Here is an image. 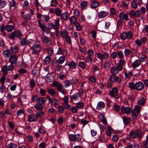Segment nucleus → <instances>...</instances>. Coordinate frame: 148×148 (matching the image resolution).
<instances>
[{
    "instance_id": "nucleus-39",
    "label": "nucleus",
    "mask_w": 148,
    "mask_h": 148,
    "mask_svg": "<svg viewBox=\"0 0 148 148\" xmlns=\"http://www.w3.org/2000/svg\"><path fill=\"white\" fill-rule=\"evenodd\" d=\"M41 20L39 19L38 20V24L39 25L40 27L41 28V29L43 31H45V27L41 23Z\"/></svg>"
},
{
    "instance_id": "nucleus-61",
    "label": "nucleus",
    "mask_w": 148,
    "mask_h": 148,
    "mask_svg": "<svg viewBox=\"0 0 148 148\" xmlns=\"http://www.w3.org/2000/svg\"><path fill=\"white\" fill-rule=\"evenodd\" d=\"M5 75L4 74L3 75H2V76L1 77L0 79V81L1 82V83L3 85L4 84V83L5 82Z\"/></svg>"
},
{
    "instance_id": "nucleus-17",
    "label": "nucleus",
    "mask_w": 148,
    "mask_h": 148,
    "mask_svg": "<svg viewBox=\"0 0 148 148\" xmlns=\"http://www.w3.org/2000/svg\"><path fill=\"white\" fill-rule=\"evenodd\" d=\"M145 99L144 97H142L138 101L137 103L140 105L142 106L145 103Z\"/></svg>"
},
{
    "instance_id": "nucleus-27",
    "label": "nucleus",
    "mask_w": 148,
    "mask_h": 148,
    "mask_svg": "<svg viewBox=\"0 0 148 148\" xmlns=\"http://www.w3.org/2000/svg\"><path fill=\"white\" fill-rule=\"evenodd\" d=\"M70 21L71 24H74L77 22V19L75 16H72L70 18Z\"/></svg>"
},
{
    "instance_id": "nucleus-63",
    "label": "nucleus",
    "mask_w": 148,
    "mask_h": 148,
    "mask_svg": "<svg viewBox=\"0 0 148 148\" xmlns=\"http://www.w3.org/2000/svg\"><path fill=\"white\" fill-rule=\"evenodd\" d=\"M84 104L82 102L78 103H77V108H80L83 107Z\"/></svg>"
},
{
    "instance_id": "nucleus-57",
    "label": "nucleus",
    "mask_w": 148,
    "mask_h": 148,
    "mask_svg": "<svg viewBox=\"0 0 148 148\" xmlns=\"http://www.w3.org/2000/svg\"><path fill=\"white\" fill-rule=\"evenodd\" d=\"M10 7H14L15 6L16 3L14 0H11L9 1Z\"/></svg>"
},
{
    "instance_id": "nucleus-52",
    "label": "nucleus",
    "mask_w": 148,
    "mask_h": 148,
    "mask_svg": "<svg viewBox=\"0 0 148 148\" xmlns=\"http://www.w3.org/2000/svg\"><path fill=\"white\" fill-rule=\"evenodd\" d=\"M30 85L32 87L34 88L35 85V82L34 79H32L30 80Z\"/></svg>"
},
{
    "instance_id": "nucleus-44",
    "label": "nucleus",
    "mask_w": 148,
    "mask_h": 148,
    "mask_svg": "<svg viewBox=\"0 0 148 148\" xmlns=\"http://www.w3.org/2000/svg\"><path fill=\"white\" fill-rule=\"evenodd\" d=\"M11 49L13 53H16L18 51V48L16 46H14L11 47Z\"/></svg>"
},
{
    "instance_id": "nucleus-64",
    "label": "nucleus",
    "mask_w": 148,
    "mask_h": 148,
    "mask_svg": "<svg viewBox=\"0 0 148 148\" xmlns=\"http://www.w3.org/2000/svg\"><path fill=\"white\" fill-rule=\"evenodd\" d=\"M129 14L132 18L135 16V12L134 10L131 11L129 12Z\"/></svg>"
},
{
    "instance_id": "nucleus-50",
    "label": "nucleus",
    "mask_w": 148,
    "mask_h": 148,
    "mask_svg": "<svg viewBox=\"0 0 148 148\" xmlns=\"http://www.w3.org/2000/svg\"><path fill=\"white\" fill-rule=\"evenodd\" d=\"M10 51L7 50L4 51L3 52V54L5 57H8Z\"/></svg>"
},
{
    "instance_id": "nucleus-14",
    "label": "nucleus",
    "mask_w": 148,
    "mask_h": 148,
    "mask_svg": "<svg viewBox=\"0 0 148 148\" xmlns=\"http://www.w3.org/2000/svg\"><path fill=\"white\" fill-rule=\"evenodd\" d=\"M14 29V26L12 25H7L5 27V29L8 32H11Z\"/></svg>"
},
{
    "instance_id": "nucleus-20",
    "label": "nucleus",
    "mask_w": 148,
    "mask_h": 148,
    "mask_svg": "<svg viewBox=\"0 0 148 148\" xmlns=\"http://www.w3.org/2000/svg\"><path fill=\"white\" fill-rule=\"evenodd\" d=\"M41 39L42 41L45 44L48 43L50 41L49 38L45 36L42 37Z\"/></svg>"
},
{
    "instance_id": "nucleus-6",
    "label": "nucleus",
    "mask_w": 148,
    "mask_h": 148,
    "mask_svg": "<svg viewBox=\"0 0 148 148\" xmlns=\"http://www.w3.org/2000/svg\"><path fill=\"white\" fill-rule=\"evenodd\" d=\"M58 54H62L63 55L67 56V53L64 49H62L61 48L59 47L57 52Z\"/></svg>"
},
{
    "instance_id": "nucleus-19",
    "label": "nucleus",
    "mask_w": 148,
    "mask_h": 148,
    "mask_svg": "<svg viewBox=\"0 0 148 148\" xmlns=\"http://www.w3.org/2000/svg\"><path fill=\"white\" fill-rule=\"evenodd\" d=\"M45 63L48 64L51 61V58L49 56H47L44 60Z\"/></svg>"
},
{
    "instance_id": "nucleus-32",
    "label": "nucleus",
    "mask_w": 148,
    "mask_h": 148,
    "mask_svg": "<svg viewBox=\"0 0 148 148\" xmlns=\"http://www.w3.org/2000/svg\"><path fill=\"white\" fill-rule=\"evenodd\" d=\"M27 40L25 38H23L21 40L20 44L22 46L26 45L27 44Z\"/></svg>"
},
{
    "instance_id": "nucleus-58",
    "label": "nucleus",
    "mask_w": 148,
    "mask_h": 148,
    "mask_svg": "<svg viewBox=\"0 0 148 148\" xmlns=\"http://www.w3.org/2000/svg\"><path fill=\"white\" fill-rule=\"evenodd\" d=\"M57 5V2L56 0H51V5L53 6H56Z\"/></svg>"
},
{
    "instance_id": "nucleus-21",
    "label": "nucleus",
    "mask_w": 148,
    "mask_h": 148,
    "mask_svg": "<svg viewBox=\"0 0 148 148\" xmlns=\"http://www.w3.org/2000/svg\"><path fill=\"white\" fill-rule=\"evenodd\" d=\"M111 72L113 75H115L118 73L117 68L115 66H113L111 69Z\"/></svg>"
},
{
    "instance_id": "nucleus-30",
    "label": "nucleus",
    "mask_w": 148,
    "mask_h": 148,
    "mask_svg": "<svg viewBox=\"0 0 148 148\" xmlns=\"http://www.w3.org/2000/svg\"><path fill=\"white\" fill-rule=\"evenodd\" d=\"M61 18L63 20H67L68 19L67 14L65 12L63 13L61 15Z\"/></svg>"
},
{
    "instance_id": "nucleus-10",
    "label": "nucleus",
    "mask_w": 148,
    "mask_h": 148,
    "mask_svg": "<svg viewBox=\"0 0 148 148\" xmlns=\"http://www.w3.org/2000/svg\"><path fill=\"white\" fill-rule=\"evenodd\" d=\"M141 61L139 60H136L132 64V66L133 68H135L138 66L141 63Z\"/></svg>"
},
{
    "instance_id": "nucleus-5",
    "label": "nucleus",
    "mask_w": 148,
    "mask_h": 148,
    "mask_svg": "<svg viewBox=\"0 0 148 148\" xmlns=\"http://www.w3.org/2000/svg\"><path fill=\"white\" fill-rule=\"evenodd\" d=\"M38 119V117L35 114H32L28 116L27 120L29 122L36 121Z\"/></svg>"
},
{
    "instance_id": "nucleus-31",
    "label": "nucleus",
    "mask_w": 148,
    "mask_h": 148,
    "mask_svg": "<svg viewBox=\"0 0 148 148\" xmlns=\"http://www.w3.org/2000/svg\"><path fill=\"white\" fill-rule=\"evenodd\" d=\"M117 77L113 75H111L110 78V81L112 82H114L116 81Z\"/></svg>"
},
{
    "instance_id": "nucleus-25",
    "label": "nucleus",
    "mask_w": 148,
    "mask_h": 148,
    "mask_svg": "<svg viewBox=\"0 0 148 148\" xmlns=\"http://www.w3.org/2000/svg\"><path fill=\"white\" fill-rule=\"evenodd\" d=\"M130 136L132 138H135L136 137V134L135 132L131 130L130 134Z\"/></svg>"
},
{
    "instance_id": "nucleus-4",
    "label": "nucleus",
    "mask_w": 148,
    "mask_h": 148,
    "mask_svg": "<svg viewBox=\"0 0 148 148\" xmlns=\"http://www.w3.org/2000/svg\"><path fill=\"white\" fill-rule=\"evenodd\" d=\"M121 110L123 113H126L128 114L132 112L131 108L129 107L125 108L124 106H122Z\"/></svg>"
},
{
    "instance_id": "nucleus-49",
    "label": "nucleus",
    "mask_w": 148,
    "mask_h": 148,
    "mask_svg": "<svg viewBox=\"0 0 148 148\" xmlns=\"http://www.w3.org/2000/svg\"><path fill=\"white\" fill-rule=\"evenodd\" d=\"M147 59L146 56L144 55H143L140 58L139 60L141 61V62H143L145 61Z\"/></svg>"
},
{
    "instance_id": "nucleus-54",
    "label": "nucleus",
    "mask_w": 148,
    "mask_h": 148,
    "mask_svg": "<svg viewBox=\"0 0 148 148\" xmlns=\"http://www.w3.org/2000/svg\"><path fill=\"white\" fill-rule=\"evenodd\" d=\"M75 27L76 29L79 31L80 30L82 29V26H80V24L79 23H76Z\"/></svg>"
},
{
    "instance_id": "nucleus-51",
    "label": "nucleus",
    "mask_w": 148,
    "mask_h": 148,
    "mask_svg": "<svg viewBox=\"0 0 148 148\" xmlns=\"http://www.w3.org/2000/svg\"><path fill=\"white\" fill-rule=\"evenodd\" d=\"M89 122L88 121H86L84 119H82L80 121V123L83 124L84 126L87 124Z\"/></svg>"
},
{
    "instance_id": "nucleus-23",
    "label": "nucleus",
    "mask_w": 148,
    "mask_h": 148,
    "mask_svg": "<svg viewBox=\"0 0 148 148\" xmlns=\"http://www.w3.org/2000/svg\"><path fill=\"white\" fill-rule=\"evenodd\" d=\"M128 147L129 148H138V146L135 143H133L131 144L130 143L127 144Z\"/></svg>"
},
{
    "instance_id": "nucleus-48",
    "label": "nucleus",
    "mask_w": 148,
    "mask_h": 148,
    "mask_svg": "<svg viewBox=\"0 0 148 148\" xmlns=\"http://www.w3.org/2000/svg\"><path fill=\"white\" fill-rule=\"evenodd\" d=\"M47 51L49 54L52 55L53 54V51L52 47H50L47 49Z\"/></svg>"
},
{
    "instance_id": "nucleus-38",
    "label": "nucleus",
    "mask_w": 148,
    "mask_h": 148,
    "mask_svg": "<svg viewBox=\"0 0 148 148\" xmlns=\"http://www.w3.org/2000/svg\"><path fill=\"white\" fill-rule=\"evenodd\" d=\"M70 140L71 141H74L75 140V135L73 134H69V136Z\"/></svg>"
},
{
    "instance_id": "nucleus-60",
    "label": "nucleus",
    "mask_w": 148,
    "mask_h": 148,
    "mask_svg": "<svg viewBox=\"0 0 148 148\" xmlns=\"http://www.w3.org/2000/svg\"><path fill=\"white\" fill-rule=\"evenodd\" d=\"M90 33L92 34V36L93 38H95L96 37V32L95 30H92L90 32Z\"/></svg>"
},
{
    "instance_id": "nucleus-47",
    "label": "nucleus",
    "mask_w": 148,
    "mask_h": 148,
    "mask_svg": "<svg viewBox=\"0 0 148 148\" xmlns=\"http://www.w3.org/2000/svg\"><path fill=\"white\" fill-rule=\"evenodd\" d=\"M79 66L82 69H84L86 67V65L83 62H80L79 64Z\"/></svg>"
},
{
    "instance_id": "nucleus-46",
    "label": "nucleus",
    "mask_w": 148,
    "mask_h": 148,
    "mask_svg": "<svg viewBox=\"0 0 148 148\" xmlns=\"http://www.w3.org/2000/svg\"><path fill=\"white\" fill-rule=\"evenodd\" d=\"M131 5L134 9H136L137 7V3L135 0L132 1L131 3Z\"/></svg>"
},
{
    "instance_id": "nucleus-18",
    "label": "nucleus",
    "mask_w": 148,
    "mask_h": 148,
    "mask_svg": "<svg viewBox=\"0 0 148 148\" xmlns=\"http://www.w3.org/2000/svg\"><path fill=\"white\" fill-rule=\"evenodd\" d=\"M16 30L13 32L11 33L8 36V38L9 39H14L15 37H16Z\"/></svg>"
},
{
    "instance_id": "nucleus-24",
    "label": "nucleus",
    "mask_w": 148,
    "mask_h": 148,
    "mask_svg": "<svg viewBox=\"0 0 148 148\" xmlns=\"http://www.w3.org/2000/svg\"><path fill=\"white\" fill-rule=\"evenodd\" d=\"M1 71L4 74L7 75V71H8L7 66L5 65L2 66Z\"/></svg>"
},
{
    "instance_id": "nucleus-40",
    "label": "nucleus",
    "mask_w": 148,
    "mask_h": 148,
    "mask_svg": "<svg viewBox=\"0 0 148 148\" xmlns=\"http://www.w3.org/2000/svg\"><path fill=\"white\" fill-rule=\"evenodd\" d=\"M127 34L126 32H123L121 35V38L123 40H125L127 38Z\"/></svg>"
},
{
    "instance_id": "nucleus-9",
    "label": "nucleus",
    "mask_w": 148,
    "mask_h": 148,
    "mask_svg": "<svg viewBox=\"0 0 148 148\" xmlns=\"http://www.w3.org/2000/svg\"><path fill=\"white\" fill-rule=\"evenodd\" d=\"M47 99L45 97H41L38 100V102L40 105H42L43 103H45Z\"/></svg>"
},
{
    "instance_id": "nucleus-13",
    "label": "nucleus",
    "mask_w": 148,
    "mask_h": 148,
    "mask_svg": "<svg viewBox=\"0 0 148 148\" xmlns=\"http://www.w3.org/2000/svg\"><path fill=\"white\" fill-rule=\"evenodd\" d=\"M107 13L102 11L98 13V16L99 18H103L106 16Z\"/></svg>"
},
{
    "instance_id": "nucleus-53",
    "label": "nucleus",
    "mask_w": 148,
    "mask_h": 148,
    "mask_svg": "<svg viewBox=\"0 0 148 148\" xmlns=\"http://www.w3.org/2000/svg\"><path fill=\"white\" fill-rule=\"evenodd\" d=\"M129 87L132 90L135 89V84H134L133 82H132L130 83Z\"/></svg>"
},
{
    "instance_id": "nucleus-36",
    "label": "nucleus",
    "mask_w": 148,
    "mask_h": 148,
    "mask_svg": "<svg viewBox=\"0 0 148 148\" xmlns=\"http://www.w3.org/2000/svg\"><path fill=\"white\" fill-rule=\"evenodd\" d=\"M55 13L57 16H60L61 14V11L59 8H56L55 9Z\"/></svg>"
},
{
    "instance_id": "nucleus-41",
    "label": "nucleus",
    "mask_w": 148,
    "mask_h": 148,
    "mask_svg": "<svg viewBox=\"0 0 148 148\" xmlns=\"http://www.w3.org/2000/svg\"><path fill=\"white\" fill-rule=\"evenodd\" d=\"M47 92L50 95L53 96L56 93L55 91L52 89H49L47 90Z\"/></svg>"
},
{
    "instance_id": "nucleus-45",
    "label": "nucleus",
    "mask_w": 148,
    "mask_h": 148,
    "mask_svg": "<svg viewBox=\"0 0 148 148\" xmlns=\"http://www.w3.org/2000/svg\"><path fill=\"white\" fill-rule=\"evenodd\" d=\"M17 145L15 144L10 143L8 146V148H16Z\"/></svg>"
},
{
    "instance_id": "nucleus-12",
    "label": "nucleus",
    "mask_w": 148,
    "mask_h": 148,
    "mask_svg": "<svg viewBox=\"0 0 148 148\" xmlns=\"http://www.w3.org/2000/svg\"><path fill=\"white\" fill-rule=\"evenodd\" d=\"M17 57L15 56H12L9 59L10 62L12 64H14L16 62Z\"/></svg>"
},
{
    "instance_id": "nucleus-28",
    "label": "nucleus",
    "mask_w": 148,
    "mask_h": 148,
    "mask_svg": "<svg viewBox=\"0 0 148 148\" xmlns=\"http://www.w3.org/2000/svg\"><path fill=\"white\" fill-rule=\"evenodd\" d=\"M136 136L139 138H142V130L140 129H138L136 132Z\"/></svg>"
},
{
    "instance_id": "nucleus-2",
    "label": "nucleus",
    "mask_w": 148,
    "mask_h": 148,
    "mask_svg": "<svg viewBox=\"0 0 148 148\" xmlns=\"http://www.w3.org/2000/svg\"><path fill=\"white\" fill-rule=\"evenodd\" d=\"M110 93L111 97H114L116 99L119 98V96L118 95V90L116 87L113 88L110 91Z\"/></svg>"
},
{
    "instance_id": "nucleus-16",
    "label": "nucleus",
    "mask_w": 148,
    "mask_h": 148,
    "mask_svg": "<svg viewBox=\"0 0 148 148\" xmlns=\"http://www.w3.org/2000/svg\"><path fill=\"white\" fill-rule=\"evenodd\" d=\"M123 120L125 125H127L130 121V118L125 116L123 117Z\"/></svg>"
},
{
    "instance_id": "nucleus-56",
    "label": "nucleus",
    "mask_w": 148,
    "mask_h": 148,
    "mask_svg": "<svg viewBox=\"0 0 148 148\" xmlns=\"http://www.w3.org/2000/svg\"><path fill=\"white\" fill-rule=\"evenodd\" d=\"M87 53L89 56H92L94 54V51L92 49L88 50L87 52Z\"/></svg>"
},
{
    "instance_id": "nucleus-11",
    "label": "nucleus",
    "mask_w": 148,
    "mask_h": 148,
    "mask_svg": "<svg viewBox=\"0 0 148 148\" xmlns=\"http://www.w3.org/2000/svg\"><path fill=\"white\" fill-rule=\"evenodd\" d=\"M66 56L63 55L61 56L57 60V62L60 64H62L66 59Z\"/></svg>"
},
{
    "instance_id": "nucleus-59",
    "label": "nucleus",
    "mask_w": 148,
    "mask_h": 148,
    "mask_svg": "<svg viewBox=\"0 0 148 148\" xmlns=\"http://www.w3.org/2000/svg\"><path fill=\"white\" fill-rule=\"evenodd\" d=\"M5 112L7 114H9L10 115H11L12 114V112L8 108H6L5 111Z\"/></svg>"
},
{
    "instance_id": "nucleus-43",
    "label": "nucleus",
    "mask_w": 148,
    "mask_h": 148,
    "mask_svg": "<svg viewBox=\"0 0 148 148\" xmlns=\"http://www.w3.org/2000/svg\"><path fill=\"white\" fill-rule=\"evenodd\" d=\"M69 110H71L72 112L73 113H75L77 112V107H73L72 106H70L69 107Z\"/></svg>"
},
{
    "instance_id": "nucleus-42",
    "label": "nucleus",
    "mask_w": 148,
    "mask_h": 148,
    "mask_svg": "<svg viewBox=\"0 0 148 148\" xmlns=\"http://www.w3.org/2000/svg\"><path fill=\"white\" fill-rule=\"evenodd\" d=\"M5 1H3L0 2V8H2L4 7L6 5Z\"/></svg>"
},
{
    "instance_id": "nucleus-22",
    "label": "nucleus",
    "mask_w": 148,
    "mask_h": 148,
    "mask_svg": "<svg viewBox=\"0 0 148 148\" xmlns=\"http://www.w3.org/2000/svg\"><path fill=\"white\" fill-rule=\"evenodd\" d=\"M110 64L109 62L106 61L104 63V67L105 69L108 70L110 68Z\"/></svg>"
},
{
    "instance_id": "nucleus-37",
    "label": "nucleus",
    "mask_w": 148,
    "mask_h": 148,
    "mask_svg": "<svg viewBox=\"0 0 148 148\" xmlns=\"http://www.w3.org/2000/svg\"><path fill=\"white\" fill-rule=\"evenodd\" d=\"M87 6V2L86 1H83L81 3V7L82 9H84Z\"/></svg>"
},
{
    "instance_id": "nucleus-34",
    "label": "nucleus",
    "mask_w": 148,
    "mask_h": 148,
    "mask_svg": "<svg viewBox=\"0 0 148 148\" xmlns=\"http://www.w3.org/2000/svg\"><path fill=\"white\" fill-rule=\"evenodd\" d=\"M34 107L37 110L41 111L43 109V107L41 105H38V104L34 105Z\"/></svg>"
},
{
    "instance_id": "nucleus-8",
    "label": "nucleus",
    "mask_w": 148,
    "mask_h": 148,
    "mask_svg": "<svg viewBox=\"0 0 148 148\" xmlns=\"http://www.w3.org/2000/svg\"><path fill=\"white\" fill-rule=\"evenodd\" d=\"M105 106V104L102 101L99 102L98 103L96 109L98 110H101V108H104Z\"/></svg>"
},
{
    "instance_id": "nucleus-7",
    "label": "nucleus",
    "mask_w": 148,
    "mask_h": 148,
    "mask_svg": "<svg viewBox=\"0 0 148 148\" xmlns=\"http://www.w3.org/2000/svg\"><path fill=\"white\" fill-rule=\"evenodd\" d=\"M99 5V2L96 0L92 1L90 5V7L93 8L97 7Z\"/></svg>"
},
{
    "instance_id": "nucleus-35",
    "label": "nucleus",
    "mask_w": 148,
    "mask_h": 148,
    "mask_svg": "<svg viewBox=\"0 0 148 148\" xmlns=\"http://www.w3.org/2000/svg\"><path fill=\"white\" fill-rule=\"evenodd\" d=\"M67 33L66 30H64L61 31V35L62 38H65L67 36Z\"/></svg>"
},
{
    "instance_id": "nucleus-33",
    "label": "nucleus",
    "mask_w": 148,
    "mask_h": 148,
    "mask_svg": "<svg viewBox=\"0 0 148 148\" xmlns=\"http://www.w3.org/2000/svg\"><path fill=\"white\" fill-rule=\"evenodd\" d=\"M51 102L52 104L55 107H56V106L58 105L57 101V99L55 98H53L52 99V101Z\"/></svg>"
},
{
    "instance_id": "nucleus-15",
    "label": "nucleus",
    "mask_w": 148,
    "mask_h": 148,
    "mask_svg": "<svg viewBox=\"0 0 148 148\" xmlns=\"http://www.w3.org/2000/svg\"><path fill=\"white\" fill-rule=\"evenodd\" d=\"M69 65L70 68L72 69H75L77 66L76 63L73 61H71L69 63Z\"/></svg>"
},
{
    "instance_id": "nucleus-1",
    "label": "nucleus",
    "mask_w": 148,
    "mask_h": 148,
    "mask_svg": "<svg viewBox=\"0 0 148 148\" xmlns=\"http://www.w3.org/2000/svg\"><path fill=\"white\" fill-rule=\"evenodd\" d=\"M41 50L40 45L36 44L34 45L32 47V53L34 54H36L39 53Z\"/></svg>"
},
{
    "instance_id": "nucleus-26",
    "label": "nucleus",
    "mask_w": 148,
    "mask_h": 148,
    "mask_svg": "<svg viewBox=\"0 0 148 148\" xmlns=\"http://www.w3.org/2000/svg\"><path fill=\"white\" fill-rule=\"evenodd\" d=\"M16 37L18 39H21L22 36V33L19 30H16Z\"/></svg>"
},
{
    "instance_id": "nucleus-3",
    "label": "nucleus",
    "mask_w": 148,
    "mask_h": 148,
    "mask_svg": "<svg viewBox=\"0 0 148 148\" xmlns=\"http://www.w3.org/2000/svg\"><path fill=\"white\" fill-rule=\"evenodd\" d=\"M144 87L143 84L141 82H136L135 84V89L138 90H142Z\"/></svg>"
},
{
    "instance_id": "nucleus-55",
    "label": "nucleus",
    "mask_w": 148,
    "mask_h": 148,
    "mask_svg": "<svg viewBox=\"0 0 148 148\" xmlns=\"http://www.w3.org/2000/svg\"><path fill=\"white\" fill-rule=\"evenodd\" d=\"M127 38H128L129 39H132V34L130 32H128L127 33Z\"/></svg>"
},
{
    "instance_id": "nucleus-62",
    "label": "nucleus",
    "mask_w": 148,
    "mask_h": 148,
    "mask_svg": "<svg viewBox=\"0 0 148 148\" xmlns=\"http://www.w3.org/2000/svg\"><path fill=\"white\" fill-rule=\"evenodd\" d=\"M58 122L59 124H61L63 122V119L62 117H59L58 119Z\"/></svg>"
},
{
    "instance_id": "nucleus-29",
    "label": "nucleus",
    "mask_w": 148,
    "mask_h": 148,
    "mask_svg": "<svg viewBox=\"0 0 148 148\" xmlns=\"http://www.w3.org/2000/svg\"><path fill=\"white\" fill-rule=\"evenodd\" d=\"M99 118L101 121L103 122L105 124L107 123V121L103 114H100L99 116Z\"/></svg>"
}]
</instances>
